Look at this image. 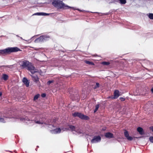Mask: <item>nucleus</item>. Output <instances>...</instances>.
Returning <instances> with one entry per match:
<instances>
[{"label":"nucleus","mask_w":153,"mask_h":153,"mask_svg":"<svg viewBox=\"0 0 153 153\" xmlns=\"http://www.w3.org/2000/svg\"><path fill=\"white\" fill-rule=\"evenodd\" d=\"M52 5L58 9H68L71 8V7L65 5L62 1L60 0H53Z\"/></svg>","instance_id":"f257e3e1"},{"label":"nucleus","mask_w":153,"mask_h":153,"mask_svg":"<svg viewBox=\"0 0 153 153\" xmlns=\"http://www.w3.org/2000/svg\"><path fill=\"white\" fill-rule=\"evenodd\" d=\"M85 63L87 64L92 65H94V63L91 62H90V61H85Z\"/></svg>","instance_id":"393cba45"},{"label":"nucleus","mask_w":153,"mask_h":153,"mask_svg":"<svg viewBox=\"0 0 153 153\" xmlns=\"http://www.w3.org/2000/svg\"><path fill=\"white\" fill-rule=\"evenodd\" d=\"M16 36H17V37H19L18 35H16Z\"/></svg>","instance_id":"e433bc0d"},{"label":"nucleus","mask_w":153,"mask_h":153,"mask_svg":"<svg viewBox=\"0 0 153 153\" xmlns=\"http://www.w3.org/2000/svg\"><path fill=\"white\" fill-rule=\"evenodd\" d=\"M31 76L33 79V80L36 83H37L39 81V78L37 76L35 75H31Z\"/></svg>","instance_id":"9b49d317"},{"label":"nucleus","mask_w":153,"mask_h":153,"mask_svg":"<svg viewBox=\"0 0 153 153\" xmlns=\"http://www.w3.org/2000/svg\"><path fill=\"white\" fill-rule=\"evenodd\" d=\"M12 117L10 116H8L7 115L5 116H4L3 117H1L0 118V122L3 123H5L6 122V120L7 118H11Z\"/></svg>","instance_id":"6e6552de"},{"label":"nucleus","mask_w":153,"mask_h":153,"mask_svg":"<svg viewBox=\"0 0 153 153\" xmlns=\"http://www.w3.org/2000/svg\"><path fill=\"white\" fill-rule=\"evenodd\" d=\"M120 3L121 4H124L126 3V0H119Z\"/></svg>","instance_id":"5701e85b"},{"label":"nucleus","mask_w":153,"mask_h":153,"mask_svg":"<svg viewBox=\"0 0 153 153\" xmlns=\"http://www.w3.org/2000/svg\"><path fill=\"white\" fill-rule=\"evenodd\" d=\"M114 97L113 98L116 99L120 96L119 91L118 90H115L114 92Z\"/></svg>","instance_id":"ddd939ff"},{"label":"nucleus","mask_w":153,"mask_h":153,"mask_svg":"<svg viewBox=\"0 0 153 153\" xmlns=\"http://www.w3.org/2000/svg\"><path fill=\"white\" fill-rule=\"evenodd\" d=\"M75 131L77 132L78 134H82L83 133V131L80 129H77L76 128Z\"/></svg>","instance_id":"aec40b11"},{"label":"nucleus","mask_w":153,"mask_h":153,"mask_svg":"<svg viewBox=\"0 0 153 153\" xmlns=\"http://www.w3.org/2000/svg\"><path fill=\"white\" fill-rule=\"evenodd\" d=\"M148 16L150 19H153V13H149Z\"/></svg>","instance_id":"a878e982"},{"label":"nucleus","mask_w":153,"mask_h":153,"mask_svg":"<svg viewBox=\"0 0 153 153\" xmlns=\"http://www.w3.org/2000/svg\"><path fill=\"white\" fill-rule=\"evenodd\" d=\"M79 113H80L78 112H76L74 113H73L72 114V115L74 117H78L79 116Z\"/></svg>","instance_id":"4be33fe9"},{"label":"nucleus","mask_w":153,"mask_h":153,"mask_svg":"<svg viewBox=\"0 0 153 153\" xmlns=\"http://www.w3.org/2000/svg\"><path fill=\"white\" fill-rule=\"evenodd\" d=\"M110 63L109 62H102V64L104 65H108L110 64Z\"/></svg>","instance_id":"bb28decb"},{"label":"nucleus","mask_w":153,"mask_h":153,"mask_svg":"<svg viewBox=\"0 0 153 153\" xmlns=\"http://www.w3.org/2000/svg\"><path fill=\"white\" fill-rule=\"evenodd\" d=\"M77 10L79 11L80 10L79 9H77Z\"/></svg>","instance_id":"4c0bfd02"},{"label":"nucleus","mask_w":153,"mask_h":153,"mask_svg":"<svg viewBox=\"0 0 153 153\" xmlns=\"http://www.w3.org/2000/svg\"><path fill=\"white\" fill-rule=\"evenodd\" d=\"M61 129L60 128H56L53 130H52L51 131V132L53 134H57L58 133H59L61 131Z\"/></svg>","instance_id":"4468645a"},{"label":"nucleus","mask_w":153,"mask_h":153,"mask_svg":"<svg viewBox=\"0 0 153 153\" xmlns=\"http://www.w3.org/2000/svg\"><path fill=\"white\" fill-rule=\"evenodd\" d=\"M22 82L27 87H28L29 85V82L26 78L25 77L24 78L22 79Z\"/></svg>","instance_id":"f8f14e48"},{"label":"nucleus","mask_w":153,"mask_h":153,"mask_svg":"<svg viewBox=\"0 0 153 153\" xmlns=\"http://www.w3.org/2000/svg\"><path fill=\"white\" fill-rule=\"evenodd\" d=\"M78 117L83 120H88L89 119L88 117L84 115L81 113H79Z\"/></svg>","instance_id":"9d476101"},{"label":"nucleus","mask_w":153,"mask_h":153,"mask_svg":"<svg viewBox=\"0 0 153 153\" xmlns=\"http://www.w3.org/2000/svg\"><path fill=\"white\" fill-rule=\"evenodd\" d=\"M100 105L99 104L95 106V108L94 111V113H95L98 110Z\"/></svg>","instance_id":"b1692460"},{"label":"nucleus","mask_w":153,"mask_h":153,"mask_svg":"<svg viewBox=\"0 0 153 153\" xmlns=\"http://www.w3.org/2000/svg\"><path fill=\"white\" fill-rule=\"evenodd\" d=\"M46 96V94L45 93H43V94H42L41 95V96L42 97H45Z\"/></svg>","instance_id":"473e14b6"},{"label":"nucleus","mask_w":153,"mask_h":153,"mask_svg":"<svg viewBox=\"0 0 153 153\" xmlns=\"http://www.w3.org/2000/svg\"><path fill=\"white\" fill-rule=\"evenodd\" d=\"M105 136L108 138H111L113 137V134L110 132L106 133L105 134Z\"/></svg>","instance_id":"2eb2a0df"},{"label":"nucleus","mask_w":153,"mask_h":153,"mask_svg":"<svg viewBox=\"0 0 153 153\" xmlns=\"http://www.w3.org/2000/svg\"><path fill=\"white\" fill-rule=\"evenodd\" d=\"M39 94H37L34 97V99H33L34 100H37L39 97Z\"/></svg>","instance_id":"c85d7f7f"},{"label":"nucleus","mask_w":153,"mask_h":153,"mask_svg":"<svg viewBox=\"0 0 153 153\" xmlns=\"http://www.w3.org/2000/svg\"><path fill=\"white\" fill-rule=\"evenodd\" d=\"M2 78L4 80H6L8 78V76L6 74H4Z\"/></svg>","instance_id":"412c9836"},{"label":"nucleus","mask_w":153,"mask_h":153,"mask_svg":"<svg viewBox=\"0 0 153 153\" xmlns=\"http://www.w3.org/2000/svg\"><path fill=\"white\" fill-rule=\"evenodd\" d=\"M50 14L47 13H37L35 14V15H37L39 16H48Z\"/></svg>","instance_id":"dca6fc26"},{"label":"nucleus","mask_w":153,"mask_h":153,"mask_svg":"<svg viewBox=\"0 0 153 153\" xmlns=\"http://www.w3.org/2000/svg\"><path fill=\"white\" fill-rule=\"evenodd\" d=\"M50 126H52V127H53V125H50Z\"/></svg>","instance_id":"c9c22d12"},{"label":"nucleus","mask_w":153,"mask_h":153,"mask_svg":"<svg viewBox=\"0 0 153 153\" xmlns=\"http://www.w3.org/2000/svg\"><path fill=\"white\" fill-rule=\"evenodd\" d=\"M53 82V80H49L47 82V84L48 85H50L51 83Z\"/></svg>","instance_id":"c756f323"},{"label":"nucleus","mask_w":153,"mask_h":153,"mask_svg":"<svg viewBox=\"0 0 153 153\" xmlns=\"http://www.w3.org/2000/svg\"><path fill=\"white\" fill-rule=\"evenodd\" d=\"M120 99L121 101H124L125 100V99L122 97H120Z\"/></svg>","instance_id":"2f4dec72"},{"label":"nucleus","mask_w":153,"mask_h":153,"mask_svg":"<svg viewBox=\"0 0 153 153\" xmlns=\"http://www.w3.org/2000/svg\"><path fill=\"white\" fill-rule=\"evenodd\" d=\"M20 38H21V39H22V37H20Z\"/></svg>","instance_id":"58836bf2"},{"label":"nucleus","mask_w":153,"mask_h":153,"mask_svg":"<svg viewBox=\"0 0 153 153\" xmlns=\"http://www.w3.org/2000/svg\"><path fill=\"white\" fill-rule=\"evenodd\" d=\"M124 134L125 136L127 138L128 140L131 141L133 140V137L131 136H129L128 132L126 130L124 132Z\"/></svg>","instance_id":"0eeeda50"},{"label":"nucleus","mask_w":153,"mask_h":153,"mask_svg":"<svg viewBox=\"0 0 153 153\" xmlns=\"http://www.w3.org/2000/svg\"><path fill=\"white\" fill-rule=\"evenodd\" d=\"M149 140L151 142L153 143V137H150L149 138Z\"/></svg>","instance_id":"7c9ffc66"},{"label":"nucleus","mask_w":153,"mask_h":153,"mask_svg":"<svg viewBox=\"0 0 153 153\" xmlns=\"http://www.w3.org/2000/svg\"><path fill=\"white\" fill-rule=\"evenodd\" d=\"M68 126L70 129V130L72 131H76V128L74 126L72 125H68Z\"/></svg>","instance_id":"6ab92c4d"},{"label":"nucleus","mask_w":153,"mask_h":153,"mask_svg":"<svg viewBox=\"0 0 153 153\" xmlns=\"http://www.w3.org/2000/svg\"><path fill=\"white\" fill-rule=\"evenodd\" d=\"M30 62L27 60H24L21 61L20 62V65L23 68H27Z\"/></svg>","instance_id":"20e7f679"},{"label":"nucleus","mask_w":153,"mask_h":153,"mask_svg":"<svg viewBox=\"0 0 153 153\" xmlns=\"http://www.w3.org/2000/svg\"><path fill=\"white\" fill-rule=\"evenodd\" d=\"M21 121H23L24 122L27 123V122L30 121V120L27 117H25V118H22L20 119Z\"/></svg>","instance_id":"f3484780"},{"label":"nucleus","mask_w":153,"mask_h":153,"mask_svg":"<svg viewBox=\"0 0 153 153\" xmlns=\"http://www.w3.org/2000/svg\"><path fill=\"white\" fill-rule=\"evenodd\" d=\"M151 91L153 93V88L151 89Z\"/></svg>","instance_id":"f704fd0d"},{"label":"nucleus","mask_w":153,"mask_h":153,"mask_svg":"<svg viewBox=\"0 0 153 153\" xmlns=\"http://www.w3.org/2000/svg\"><path fill=\"white\" fill-rule=\"evenodd\" d=\"M150 129L153 132V126L150 127Z\"/></svg>","instance_id":"72a5a7b5"},{"label":"nucleus","mask_w":153,"mask_h":153,"mask_svg":"<svg viewBox=\"0 0 153 153\" xmlns=\"http://www.w3.org/2000/svg\"><path fill=\"white\" fill-rule=\"evenodd\" d=\"M101 138L99 136H94L91 140V143H95L100 142L101 141Z\"/></svg>","instance_id":"423d86ee"},{"label":"nucleus","mask_w":153,"mask_h":153,"mask_svg":"<svg viewBox=\"0 0 153 153\" xmlns=\"http://www.w3.org/2000/svg\"><path fill=\"white\" fill-rule=\"evenodd\" d=\"M137 131L141 135H143L144 134L143 129L142 128L139 127L137 128Z\"/></svg>","instance_id":"a211bd4d"},{"label":"nucleus","mask_w":153,"mask_h":153,"mask_svg":"<svg viewBox=\"0 0 153 153\" xmlns=\"http://www.w3.org/2000/svg\"><path fill=\"white\" fill-rule=\"evenodd\" d=\"M1 67H0V68Z\"/></svg>","instance_id":"ea45409f"},{"label":"nucleus","mask_w":153,"mask_h":153,"mask_svg":"<svg viewBox=\"0 0 153 153\" xmlns=\"http://www.w3.org/2000/svg\"><path fill=\"white\" fill-rule=\"evenodd\" d=\"M27 68V69L29 70L32 74H33L36 72L35 67L31 63H30Z\"/></svg>","instance_id":"39448f33"},{"label":"nucleus","mask_w":153,"mask_h":153,"mask_svg":"<svg viewBox=\"0 0 153 153\" xmlns=\"http://www.w3.org/2000/svg\"><path fill=\"white\" fill-rule=\"evenodd\" d=\"M100 86V84L98 82H96V85L94 87V89H96L98 88H99Z\"/></svg>","instance_id":"cd10ccee"},{"label":"nucleus","mask_w":153,"mask_h":153,"mask_svg":"<svg viewBox=\"0 0 153 153\" xmlns=\"http://www.w3.org/2000/svg\"><path fill=\"white\" fill-rule=\"evenodd\" d=\"M21 51L17 47H9L3 50H0V55L4 54H9L12 52H15Z\"/></svg>","instance_id":"f03ea898"},{"label":"nucleus","mask_w":153,"mask_h":153,"mask_svg":"<svg viewBox=\"0 0 153 153\" xmlns=\"http://www.w3.org/2000/svg\"><path fill=\"white\" fill-rule=\"evenodd\" d=\"M45 121V118H41L40 117L39 120H35V123L39 124H43L44 122Z\"/></svg>","instance_id":"1a4fd4ad"},{"label":"nucleus","mask_w":153,"mask_h":153,"mask_svg":"<svg viewBox=\"0 0 153 153\" xmlns=\"http://www.w3.org/2000/svg\"><path fill=\"white\" fill-rule=\"evenodd\" d=\"M49 38V37L48 36L44 35L36 39L34 41V42L36 43L44 42L47 40Z\"/></svg>","instance_id":"7ed1b4c3"}]
</instances>
